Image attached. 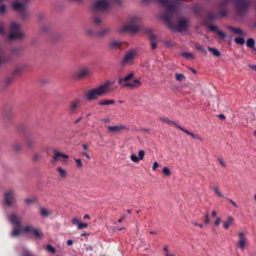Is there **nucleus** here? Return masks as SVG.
Instances as JSON below:
<instances>
[{"mask_svg": "<svg viewBox=\"0 0 256 256\" xmlns=\"http://www.w3.org/2000/svg\"><path fill=\"white\" fill-rule=\"evenodd\" d=\"M6 12V6L4 4L0 6V14H4Z\"/></svg>", "mask_w": 256, "mask_h": 256, "instance_id": "48", "label": "nucleus"}, {"mask_svg": "<svg viewBox=\"0 0 256 256\" xmlns=\"http://www.w3.org/2000/svg\"><path fill=\"white\" fill-rule=\"evenodd\" d=\"M218 36L220 40H222L226 37L225 33H218Z\"/></svg>", "mask_w": 256, "mask_h": 256, "instance_id": "52", "label": "nucleus"}, {"mask_svg": "<svg viewBox=\"0 0 256 256\" xmlns=\"http://www.w3.org/2000/svg\"><path fill=\"white\" fill-rule=\"evenodd\" d=\"M142 84L140 78L134 80L132 82H126L124 84V86L134 88L140 86Z\"/></svg>", "mask_w": 256, "mask_h": 256, "instance_id": "14", "label": "nucleus"}, {"mask_svg": "<svg viewBox=\"0 0 256 256\" xmlns=\"http://www.w3.org/2000/svg\"><path fill=\"white\" fill-rule=\"evenodd\" d=\"M80 104L79 100H74L70 104L69 108L70 113L74 114L76 112L79 108Z\"/></svg>", "mask_w": 256, "mask_h": 256, "instance_id": "16", "label": "nucleus"}, {"mask_svg": "<svg viewBox=\"0 0 256 256\" xmlns=\"http://www.w3.org/2000/svg\"><path fill=\"white\" fill-rule=\"evenodd\" d=\"M74 160L76 163L77 166L79 168H80L82 166V164L81 162V160L78 158H74Z\"/></svg>", "mask_w": 256, "mask_h": 256, "instance_id": "49", "label": "nucleus"}, {"mask_svg": "<svg viewBox=\"0 0 256 256\" xmlns=\"http://www.w3.org/2000/svg\"><path fill=\"white\" fill-rule=\"evenodd\" d=\"M204 222L206 224H208L210 222V218H209L208 214H206L205 216Z\"/></svg>", "mask_w": 256, "mask_h": 256, "instance_id": "54", "label": "nucleus"}, {"mask_svg": "<svg viewBox=\"0 0 256 256\" xmlns=\"http://www.w3.org/2000/svg\"><path fill=\"white\" fill-rule=\"evenodd\" d=\"M34 142L32 140H28L26 142V146L28 148H31L33 146Z\"/></svg>", "mask_w": 256, "mask_h": 256, "instance_id": "47", "label": "nucleus"}, {"mask_svg": "<svg viewBox=\"0 0 256 256\" xmlns=\"http://www.w3.org/2000/svg\"><path fill=\"white\" fill-rule=\"evenodd\" d=\"M40 214L42 218H48L52 214V212L44 206H40Z\"/></svg>", "mask_w": 256, "mask_h": 256, "instance_id": "17", "label": "nucleus"}, {"mask_svg": "<svg viewBox=\"0 0 256 256\" xmlns=\"http://www.w3.org/2000/svg\"><path fill=\"white\" fill-rule=\"evenodd\" d=\"M19 13H20V16L23 19H26L29 17V14L28 12L26 10V8H24V10H22Z\"/></svg>", "mask_w": 256, "mask_h": 256, "instance_id": "32", "label": "nucleus"}, {"mask_svg": "<svg viewBox=\"0 0 256 256\" xmlns=\"http://www.w3.org/2000/svg\"><path fill=\"white\" fill-rule=\"evenodd\" d=\"M122 3V0H95L92 6L96 10H104L112 4L120 6Z\"/></svg>", "mask_w": 256, "mask_h": 256, "instance_id": "2", "label": "nucleus"}, {"mask_svg": "<svg viewBox=\"0 0 256 256\" xmlns=\"http://www.w3.org/2000/svg\"><path fill=\"white\" fill-rule=\"evenodd\" d=\"M88 226V224L86 222H83L82 221L79 224L78 226V230H82Z\"/></svg>", "mask_w": 256, "mask_h": 256, "instance_id": "39", "label": "nucleus"}, {"mask_svg": "<svg viewBox=\"0 0 256 256\" xmlns=\"http://www.w3.org/2000/svg\"><path fill=\"white\" fill-rule=\"evenodd\" d=\"M122 44V42L119 40H114L110 42V46L114 49L117 50L119 48Z\"/></svg>", "mask_w": 256, "mask_h": 256, "instance_id": "27", "label": "nucleus"}, {"mask_svg": "<svg viewBox=\"0 0 256 256\" xmlns=\"http://www.w3.org/2000/svg\"><path fill=\"white\" fill-rule=\"evenodd\" d=\"M10 28L12 32H18L22 30V26L18 23L12 22Z\"/></svg>", "mask_w": 256, "mask_h": 256, "instance_id": "22", "label": "nucleus"}, {"mask_svg": "<svg viewBox=\"0 0 256 256\" xmlns=\"http://www.w3.org/2000/svg\"><path fill=\"white\" fill-rule=\"evenodd\" d=\"M162 172L166 176H170V170L168 167L164 168Z\"/></svg>", "mask_w": 256, "mask_h": 256, "instance_id": "44", "label": "nucleus"}, {"mask_svg": "<svg viewBox=\"0 0 256 256\" xmlns=\"http://www.w3.org/2000/svg\"><path fill=\"white\" fill-rule=\"evenodd\" d=\"M188 20L186 18H182L180 20L178 26L172 28V30H183L188 26Z\"/></svg>", "mask_w": 256, "mask_h": 256, "instance_id": "10", "label": "nucleus"}, {"mask_svg": "<svg viewBox=\"0 0 256 256\" xmlns=\"http://www.w3.org/2000/svg\"><path fill=\"white\" fill-rule=\"evenodd\" d=\"M196 48L198 50H200L202 52L204 53V54H206V50L205 49H204V48H202L201 46H196Z\"/></svg>", "mask_w": 256, "mask_h": 256, "instance_id": "51", "label": "nucleus"}, {"mask_svg": "<svg viewBox=\"0 0 256 256\" xmlns=\"http://www.w3.org/2000/svg\"><path fill=\"white\" fill-rule=\"evenodd\" d=\"M175 77H176V80L178 82H182V81L185 80H186L185 76L183 74H178V73L176 74Z\"/></svg>", "mask_w": 256, "mask_h": 256, "instance_id": "34", "label": "nucleus"}, {"mask_svg": "<svg viewBox=\"0 0 256 256\" xmlns=\"http://www.w3.org/2000/svg\"><path fill=\"white\" fill-rule=\"evenodd\" d=\"M46 249L49 252L52 254H54L56 252L55 248L50 244L46 246Z\"/></svg>", "mask_w": 256, "mask_h": 256, "instance_id": "43", "label": "nucleus"}, {"mask_svg": "<svg viewBox=\"0 0 256 256\" xmlns=\"http://www.w3.org/2000/svg\"><path fill=\"white\" fill-rule=\"evenodd\" d=\"M94 22L96 24H98L100 22V20L98 18H96L94 20Z\"/></svg>", "mask_w": 256, "mask_h": 256, "instance_id": "60", "label": "nucleus"}, {"mask_svg": "<svg viewBox=\"0 0 256 256\" xmlns=\"http://www.w3.org/2000/svg\"><path fill=\"white\" fill-rule=\"evenodd\" d=\"M81 220L78 218H74L72 220V222L74 225L78 226Z\"/></svg>", "mask_w": 256, "mask_h": 256, "instance_id": "46", "label": "nucleus"}, {"mask_svg": "<svg viewBox=\"0 0 256 256\" xmlns=\"http://www.w3.org/2000/svg\"><path fill=\"white\" fill-rule=\"evenodd\" d=\"M235 42L240 44H243L244 43V40L242 38L238 37L234 39Z\"/></svg>", "mask_w": 256, "mask_h": 256, "instance_id": "40", "label": "nucleus"}, {"mask_svg": "<svg viewBox=\"0 0 256 256\" xmlns=\"http://www.w3.org/2000/svg\"><path fill=\"white\" fill-rule=\"evenodd\" d=\"M68 158L69 156L68 155L58 152H56L53 156L52 162L56 163L59 160L64 161L65 160L68 159Z\"/></svg>", "mask_w": 256, "mask_h": 256, "instance_id": "11", "label": "nucleus"}, {"mask_svg": "<svg viewBox=\"0 0 256 256\" xmlns=\"http://www.w3.org/2000/svg\"><path fill=\"white\" fill-rule=\"evenodd\" d=\"M124 127L123 126H108L107 127L108 130L112 133H117L123 130Z\"/></svg>", "mask_w": 256, "mask_h": 256, "instance_id": "23", "label": "nucleus"}, {"mask_svg": "<svg viewBox=\"0 0 256 256\" xmlns=\"http://www.w3.org/2000/svg\"><path fill=\"white\" fill-rule=\"evenodd\" d=\"M82 154L84 155V156H85L88 158L90 159V156H89L88 154L87 153L84 152H82Z\"/></svg>", "mask_w": 256, "mask_h": 256, "instance_id": "59", "label": "nucleus"}, {"mask_svg": "<svg viewBox=\"0 0 256 256\" xmlns=\"http://www.w3.org/2000/svg\"><path fill=\"white\" fill-rule=\"evenodd\" d=\"M180 55L188 60L194 59L195 58L192 54L186 52H181Z\"/></svg>", "mask_w": 256, "mask_h": 256, "instance_id": "29", "label": "nucleus"}, {"mask_svg": "<svg viewBox=\"0 0 256 256\" xmlns=\"http://www.w3.org/2000/svg\"><path fill=\"white\" fill-rule=\"evenodd\" d=\"M34 228V227L31 224L19 226L18 228H14L12 232V236L18 237L24 234H32Z\"/></svg>", "mask_w": 256, "mask_h": 256, "instance_id": "5", "label": "nucleus"}, {"mask_svg": "<svg viewBox=\"0 0 256 256\" xmlns=\"http://www.w3.org/2000/svg\"><path fill=\"white\" fill-rule=\"evenodd\" d=\"M177 128H178L180 130H182L184 132L186 133L187 134L193 138L198 140L200 141H202V138L199 136H198L197 134H194L193 133L188 132V130H187L186 129H184V128H182V127H181L180 126H177Z\"/></svg>", "mask_w": 256, "mask_h": 256, "instance_id": "21", "label": "nucleus"}, {"mask_svg": "<svg viewBox=\"0 0 256 256\" xmlns=\"http://www.w3.org/2000/svg\"><path fill=\"white\" fill-rule=\"evenodd\" d=\"M208 50L215 56H219L220 55V51L216 48L208 47Z\"/></svg>", "mask_w": 256, "mask_h": 256, "instance_id": "31", "label": "nucleus"}, {"mask_svg": "<svg viewBox=\"0 0 256 256\" xmlns=\"http://www.w3.org/2000/svg\"><path fill=\"white\" fill-rule=\"evenodd\" d=\"M121 30L122 32H151L144 24L140 22V18L138 16L130 17L122 26Z\"/></svg>", "mask_w": 256, "mask_h": 256, "instance_id": "1", "label": "nucleus"}, {"mask_svg": "<svg viewBox=\"0 0 256 256\" xmlns=\"http://www.w3.org/2000/svg\"><path fill=\"white\" fill-rule=\"evenodd\" d=\"M82 147L84 148V150H86L88 149V146L86 145V144H83L82 146Z\"/></svg>", "mask_w": 256, "mask_h": 256, "instance_id": "63", "label": "nucleus"}, {"mask_svg": "<svg viewBox=\"0 0 256 256\" xmlns=\"http://www.w3.org/2000/svg\"><path fill=\"white\" fill-rule=\"evenodd\" d=\"M32 234H34L36 238H42L43 236L42 232L40 230L36 228H34Z\"/></svg>", "mask_w": 256, "mask_h": 256, "instance_id": "28", "label": "nucleus"}, {"mask_svg": "<svg viewBox=\"0 0 256 256\" xmlns=\"http://www.w3.org/2000/svg\"><path fill=\"white\" fill-rule=\"evenodd\" d=\"M114 83V80H108L98 87L92 89L98 98L113 90L115 88L112 87Z\"/></svg>", "mask_w": 256, "mask_h": 256, "instance_id": "3", "label": "nucleus"}, {"mask_svg": "<svg viewBox=\"0 0 256 256\" xmlns=\"http://www.w3.org/2000/svg\"><path fill=\"white\" fill-rule=\"evenodd\" d=\"M228 200L231 202V204L236 208H238V204L234 202L232 200L230 199H228Z\"/></svg>", "mask_w": 256, "mask_h": 256, "instance_id": "56", "label": "nucleus"}, {"mask_svg": "<svg viewBox=\"0 0 256 256\" xmlns=\"http://www.w3.org/2000/svg\"><path fill=\"white\" fill-rule=\"evenodd\" d=\"M8 220L14 225V228H18L21 226V218L15 214H11L8 217Z\"/></svg>", "mask_w": 256, "mask_h": 256, "instance_id": "9", "label": "nucleus"}, {"mask_svg": "<svg viewBox=\"0 0 256 256\" xmlns=\"http://www.w3.org/2000/svg\"><path fill=\"white\" fill-rule=\"evenodd\" d=\"M22 256H34L32 252L27 249H24Z\"/></svg>", "mask_w": 256, "mask_h": 256, "instance_id": "42", "label": "nucleus"}, {"mask_svg": "<svg viewBox=\"0 0 256 256\" xmlns=\"http://www.w3.org/2000/svg\"><path fill=\"white\" fill-rule=\"evenodd\" d=\"M212 216L214 217H216V212L215 210H213L212 212Z\"/></svg>", "mask_w": 256, "mask_h": 256, "instance_id": "62", "label": "nucleus"}, {"mask_svg": "<svg viewBox=\"0 0 256 256\" xmlns=\"http://www.w3.org/2000/svg\"><path fill=\"white\" fill-rule=\"evenodd\" d=\"M248 66L250 68H251V69H252V70H254V71L256 72V65H255V64H248Z\"/></svg>", "mask_w": 256, "mask_h": 256, "instance_id": "55", "label": "nucleus"}, {"mask_svg": "<svg viewBox=\"0 0 256 256\" xmlns=\"http://www.w3.org/2000/svg\"><path fill=\"white\" fill-rule=\"evenodd\" d=\"M246 46L250 48H254L255 44V42L253 38H248L246 42Z\"/></svg>", "mask_w": 256, "mask_h": 256, "instance_id": "35", "label": "nucleus"}, {"mask_svg": "<svg viewBox=\"0 0 256 256\" xmlns=\"http://www.w3.org/2000/svg\"><path fill=\"white\" fill-rule=\"evenodd\" d=\"M208 30L215 32H222L221 30H219L218 28L215 26H208Z\"/></svg>", "mask_w": 256, "mask_h": 256, "instance_id": "37", "label": "nucleus"}, {"mask_svg": "<svg viewBox=\"0 0 256 256\" xmlns=\"http://www.w3.org/2000/svg\"><path fill=\"white\" fill-rule=\"evenodd\" d=\"M192 223L194 225V226H199L200 228H202L203 227V226L202 224H199L198 223H197L196 222H192Z\"/></svg>", "mask_w": 256, "mask_h": 256, "instance_id": "57", "label": "nucleus"}, {"mask_svg": "<svg viewBox=\"0 0 256 256\" xmlns=\"http://www.w3.org/2000/svg\"><path fill=\"white\" fill-rule=\"evenodd\" d=\"M144 151L141 150L138 152V156H137L135 154H132L130 156V159L134 162H138L144 158Z\"/></svg>", "mask_w": 256, "mask_h": 256, "instance_id": "12", "label": "nucleus"}, {"mask_svg": "<svg viewBox=\"0 0 256 256\" xmlns=\"http://www.w3.org/2000/svg\"><path fill=\"white\" fill-rule=\"evenodd\" d=\"M234 218L231 216H228L226 220L222 222L224 229L228 230L231 226L234 224Z\"/></svg>", "mask_w": 256, "mask_h": 256, "instance_id": "13", "label": "nucleus"}, {"mask_svg": "<svg viewBox=\"0 0 256 256\" xmlns=\"http://www.w3.org/2000/svg\"><path fill=\"white\" fill-rule=\"evenodd\" d=\"M91 73L90 70L88 67L82 66L78 69L76 74V76L78 78H83Z\"/></svg>", "mask_w": 256, "mask_h": 256, "instance_id": "8", "label": "nucleus"}, {"mask_svg": "<svg viewBox=\"0 0 256 256\" xmlns=\"http://www.w3.org/2000/svg\"><path fill=\"white\" fill-rule=\"evenodd\" d=\"M40 30L42 32L52 31L53 30V26L50 24H45L40 26Z\"/></svg>", "mask_w": 256, "mask_h": 256, "instance_id": "24", "label": "nucleus"}, {"mask_svg": "<svg viewBox=\"0 0 256 256\" xmlns=\"http://www.w3.org/2000/svg\"><path fill=\"white\" fill-rule=\"evenodd\" d=\"M218 116L220 118H222V119H224L225 118L226 116L224 114H219Z\"/></svg>", "mask_w": 256, "mask_h": 256, "instance_id": "61", "label": "nucleus"}, {"mask_svg": "<svg viewBox=\"0 0 256 256\" xmlns=\"http://www.w3.org/2000/svg\"><path fill=\"white\" fill-rule=\"evenodd\" d=\"M160 120H161L162 121H163L164 122H166L167 124H169L174 125V126H176V127H177V126H178L174 122L172 121V120H168L166 118H160Z\"/></svg>", "mask_w": 256, "mask_h": 256, "instance_id": "36", "label": "nucleus"}, {"mask_svg": "<svg viewBox=\"0 0 256 256\" xmlns=\"http://www.w3.org/2000/svg\"><path fill=\"white\" fill-rule=\"evenodd\" d=\"M12 8L15 10L19 12L26 8V6L24 3L16 0L12 4Z\"/></svg>", "mask_w": 256, "mask_h": 256, "instance_id": "15", "label": "nucleus"}, {"mask_svg": "<svg viewBox=\"0 0 256 256\" xmlns=\"http://www.w3.org/2000/svg\"><path fill=\"white\" fill-rule=\"evenodd\" d=\"M165 256H175V255H174V254H170L168 252H166V254Z\"/></svg>", "mask_w": 256, "mask_h": 256, "instance_id": "64", "label": "nucleus"}, {"mask_svg": "<svg viewBox=\"0 0 256 256\" xmlns=\"http://www.w3.org/2000/svg\"><path fill=\"white\" fill-rule=\"evenodd\" d=\"M159 166V164L158 162H155L153 164L152 166V170H153L155 171L156 170L157 168Z\"/></svg>", "mask_w": 256, "mask_h": 256, "instance_id": "53", "label": "nucleus"}, {"mask_svg": "<svg viewBox=\"0 0 256 256\" xmlns=\"http://www.w3.org/2000/svg\"><path fill=\"white\" fill-rule=\"evenodd\" d=\"M134 74L133 72H131L126 76L123 78H120L118 80V83L124 86V84L126 82H128V81L132 80V78L134 77Z\"/></svg>", "mask_w": 256, "mask_h": 256, "instance_id": "19", "label": "nucleus"}, {"mask_svg": "<svg viewBox=\"0 0 256 256\" xmlns=\"http://www.w3.org/2000/svg\"><path fill=\"white\" fill-rule=\"evenodd\" d=\"M138 56L137 50L132 48L126 51L124 55V58L121 62V65L125 66L132 65L134 64L135 58Z\"/></svg>", "mask_w": 256, "mask_h": 256, "instance_id": "4", "label": "nucleus"}, {"mask_svg": "<svg viewBox=\"0 0 256 256\" xmlns=\"http://www.w3.org/2000/svg\"><path fill=\"white\" fill-rule=\"evenodd\" d=\"M228 30L230 32H242V30L239 28L230 27L228 28Z\"/></svg>", "mask_w": 256, "mask_h": 256, "instance_id": "41", "label": "nucleus"}, {"mask_svg": "<svg viewBox=\"0 0 256 256\" xmlns=\"http://www.w3.org/2000/svg\"><path fill=\"white\" fill-rule=\"evenodd\" d=\"M222 222V219L220 217H218L214 222V224L216 226H218Z\"/></svg>", "mask_w": 256, "mask_h": 256, "instance_id": "50", "label": "nucleus"}, {"mask_svg": "<svg viewBox=\"0 0 256 256\" xmlns=\"http://www.w3.org/2000/svg\"><path fill=\"white\" fill-rule=\"evenodd\" d=\"M84 98L88 100H92L98 98L93 89L88 90L84 94Z\"/></svg>", "mask_w": 256, "mask_h": 256, "instance_id": "18", "label": "nucleus"}, {"mask_svg": "<svg viewBox=\"0 0 256 256\" xmlns=\"http://www.w3.org/2000/svg\"><path fill=\"white\" fill-rule=\"evenodd\" d=\"M238 240L236 246L242 250H244L246 248L248 243L246 234L244 232H240L238 233Z\"/></svg>", "mask_w": 256, "mask_h": 256, "instance_id": "6", "label": "nucleus"}, {"mask_svg": "<svg viewBox=\"0 0 256 256\" xmlns=\"http://www.w3.org/2000/svg\"><path fill=\"white\" fill-rule=\"evenodd\" d=\"M46 18L44 14H39L38 15V20L39 22H43L45 20Z\"/></svg>", "mask_w": 256, "mask_h": 256, "instance_id": "45", "label": "nucleus"}, {"mask_svg": "<svg viewBox=\"0 0 256 256\" xmlns=\"http://www.w3.org/2000/svg\"><path fill=\"white\" fill-rule=\"evenodd\" d=\"M213 190L214 192L218 194V196L222 198H224V196L222 194L218 188L217 186H214L213 187Z\"/></svg>", "mask_w": 256, "mask_h": 256, "instance_id": "38", "label": "nucleus"}, {"mask_svg": "<svg viewBox=\"0 0 256 256\" xmlns=\"http://www.w3.org/2000/svg\"><path fill=\"white\" fill-rule=\"evenodd\" d=\"M114 103V100H104L100 101L98 102V104L100 106H106L111 104H113Z\"/></svg>", "mask_w": 256, "mask_h": 256, "instance_id": "33", "label": "nucleus"}, {"mask_svg": "<svg viewBox=\"0 0 256 256\" xmlns=\"http://www.w3.org/2000/svg\"><path fill=\"white\" fill-rule=\"evenodd\" d=\"M56 170L59 177L61 179H64L68 176V173L66 170L61 166L58 167Z\"/></svg>", "mask_w": 256, "mask_h": 256, "instance_id": "20", "label": "nucleus"}, {"mask_svg": "<svg viewBox=\"0 0 256 256\" xmlns=\"http://www.w3.org/2000/svg\"><path fill=\"white\" fill-rule=\"evenodd\" d=\"M36 201V198L34 197H28L24 198V202L27 205H30Z\"/></svg>", "mask_w": 256, "mask_h": 256, "instance_id": "30", "label": "nucleus"}, {"mask_svg": "<svg viewBox=\"0 0 256 256\" xmlns=\"http://www.w3.org/2000/svg\"><path fill=\"white\" fill-rule=\"evenodd\" d=\"M150 38L151 41V46L152 49H154L157 46L158 39L156 36L152 33L150 36Z\"/></svg>", "mask_w": 256, "mask_h": 256, "instance_id": "25", "label": "nucleus"}, {"mask_svg": "<svg viewBox=\"0 0 256 256\" xmlns=\"http://www.w3.org/2000/svg\"><path fill=\"white\" fill-rule=\"evenodd\" d=\"M22 34L23 33H9V34L8 36V37L10 40L20 38L22 37Z\"/></svg>", "mask_w": 256, "mask_h": 256, "instance_id": "26", "label": "nucleus"}, {"mask_svg": "<svg viewBox=\"0 0 256 256\" xmlns=\"http://www.w3.org/2000/svg\"><path fill=\"white\" fill-rule=\"evenodd\" d=\"M6 202L8 205H12L15 201V193L12 190H8L4 193Z\"/></svg>", "mask_w": 256, "mask_h": 256, "instance_id": "7", "label": "nucleus"}, {"mask_svg": "<svg viewBox=\"0 0 256 256\" xmlns=\"http://www.w3.org/2000/svg\"><path fill=\"white\" fill-rule=\"evenodd\" d=\"M66 244L68 246H70L72 244V240H68L66 241Z\"/></svg>", "mask_w": 256, "mask_h": 256, "instance_id": "58", "label": "nucleus"}]
</instances>
